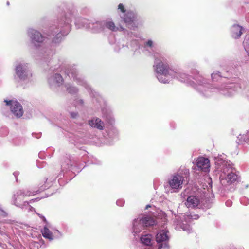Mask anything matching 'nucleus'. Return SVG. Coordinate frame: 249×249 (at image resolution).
<instances>
[{
  "label": "nucleus",
  "mask_w": 249,
  "mask_h": 249,
  "mask_svg": "<svg viewBox=\"0 0 249 249\" xmlns=\"http://www.w3.org/2000/svg\"><path fill=\"white\" fill-rule=\"evenodd\" d=\"M75 18V24L78 28H85L94 33H100L104 31L103 21L93 22L82 18L75 17L74 11H68L59 19L57 25L50 27V35L53 36L52 43L54 45L59 44L69 33L71 29V23Z\"/></svg>",
  "instance_id": "1"
},
{
  "label": "nucleus",
  "mask_w": 249,
  "mask_h": 249,
  "mask_svg": "<svg viewBox=\"0 0 249 249\" xmlns=\"http://www.w3.org/2000/svg\"><path fill=\"white\" fill-rule=\"evenodd\" d=\"M191 72L193 74V79L195 81L191 80V77L190 75L180 70H175L173 78H176L191 86L204 97H210L213 94V93H215L214 89L216 85L214 86L210 85L208 80L200 74L198 71L193 70Z\"/></svg>",
  "instance_id": "2"
},
{
  "label": "nucleus",
  "mask_w": 249,
  "mask_h": 249,
  "mask_svg": "<svg viewBox=\"0 0 249 249\" xmlns=\"http://www.w3.org/2000/svg\"><path fill=\"white\" fill-rule=\"evenodd\" d=\"M155 59L153 67L156 76L159 82L168 83L173 78L175 70L169 66L167 59L161 53L154 54Z\"/></svg>",
  "instance_id": "3"
},
{
  "label": "nucleus",
  "mask_w": 249,
  "mask_h": 249,
  "mask_svg": "<svg viewBox=\"0 0 249 249\" xmlns=\"http://www.w3.org/2000/svg\"><path fill=\"white\" fill-rule=\"evenodd\" d=\"M214 91L227 97L232 96L236 92L241 91L242 94L249 100V83H243L242 85L234 83L216 85Z\"/></svg>",
  "instance_id": "4"
},
{
  "label": "nucleus",
  "mask_w": 249,
  "mask_h": 249,
  "mask_svg": "<svg viewBox=\"0 0 249 249\" xmlns=\"http://www.w3.org/2000/svg\"><path fill=\"white\" fill-rule=\"evenodd\" d=\"M155 220L151 216L146 215H139L133 221L132 233L137 239L139 234L142 233L145 227L154 225Z\"/></svg>",
  "instance_id": "5"
},
{
  "label": "nucleus",
  "mask_w": 249,
  "mask_h": 249,
  "mask_svg": "<svg viewBox=\"0 0 249 249\" xmlns=\"http://www.w3.org/2000/svg\"><path fill=\"white\" fill-rule=\"evenodd\" d=\"M185 204L188 208H197L206 209L211 207L210 199L206 193L200 195H191L188 196Z\"/></svg>",
  "instance_id": "6"
},
{
  "label": "nucleus",
  "mask_w": 249,
  "mask_h": 249,
  "mask_svg": "<svg viewBox=\"0 0 249 249\" xmlns=\"http://www.w3.org/2000/svg\"><path fill=\"white\" fill-rule=\"evenodd\" d=\"M66 74L70 78L73 79L78 84L83 86L88 91L90 96L93 98H95L98 102H101L102 98L98 93L95 91H93L91 88L87 84V82L78 76L77 71L75 66H69L65 71Z\"/></svg>",
  "instance_id": "7"
},
{
  "label": "nucleus",
  "mask_w": 249,
  "mask_h": 249,
  "mask_svg": "<svg viewBox=\"0 0 249 249\" xmlns=\"http://www.w3.org/2000/svg\"><path fill=\"white\" fill-rule=\"evenodd\" d=\"M189 174V169L185 167L180 168L169 180V184L170 187L173 189L178 190L181 189L183 183H188Z\"/></svg>",
  "instance_id": "8"
},
{
  "label": "nucleus",
  "mask_w": 249,
  "mask_h": 249,
  "mask_svg": "<svg viewBox=\"0 0 249 249\" xmlns=\"http://www.w3.org/2000/svg\"><path fill=\"white\" fill-rule=\"evenodd\" d=\"M235 171V170L232 166L223 169L220 176V181L222 186L226 187L237 181L238 176Z\"/></svg>",
  "instance_id": "9"
},
{
  "label": "nucleus",
  "mask_w": 249,
  "mask_h": 249,
  "mask_svg": "<svg viewBox=\"0 0 249 249\" xmlns=\"http://www.w3.org/2000/svg\"><path fill=\"white\" fill-rule=\"evenodd\" d=\"M39 190L36 191H31L30 190H19L16 194H14L12 203L15 206L20 207L22 209H24V207H31L27 201H24L21 204V201L23 199L25 196H31L36 195Z\"/></svg>",
  "instance_id": "10"
},
{
  "label": "nucleus",
  "mask_w": 249,
  "mask_h": 249,
  "mask_svg": "<svg viewBox=\"0 0 249 249\" xmlns=\"http://www.w3.org/2000/svg\"><path fill=\"white\" fill-rule=\"evenodd\" d=\"M15 73L21 81H29L32 76L28 64L23 62L17 63L15 66Z\"/></svg>",
  "instance_id": "11"
},
{
  "label": "nucleus",
  "mask_w": 249,
  "mask_h": 249,
  "mask_svg": "<svg viewBox=\"0 0 249 249\" xmlns=\"http://www.w3.org/2000/svg\"><path fill=\"white\" fill-rule=\"evenodd\" d=\"M169 232L166 229L159 230L156 235V241L158 249H169Z\"/></svg>",
  "instance_id": "12"
},
{
  "label": "nucleus",
  "mask_w": 249,
  "mask_h": 249,
  "mask_svg": "<svg viewBox=\"0 0 249 249\" xmlns=\"http://www.w3.org/2000/svg\"><path fill=\"white\" fill-rule=\"evenodd\" d=\"M137 14L133 11L127 10V12L120 15L121 18L125 23L127 26L131 30H135L137 28V26L134 22L137 19Z\"/></svg>",
  "instance_id": "13"
},
{
  "label": "nucleus",
  "mask_w": 249,
  "mask_h": 249,
  "mask_svg": "<svg viewBox=\"0 0 249 249\" xmlns=\"http://www.w3.org/2000/svg\"><path fill=\"white\" fill-rule=\"evenodd\" d=\"M124 33L127 41V46H130L133 49L137 48L139 46L140 40L141 39V35L132 32H129L126 29Z\"/></svg>",
  "instance_id": "14"
},
{
  "label": "nucleus",
  "mask_w": 249,
  "mask_h": 249,
  "mask_svg": "<svg viewBox=\"0 0 249 249\" xmlns=\"http://www.w3.org/2000/svg\"><path fill=\"white\" fill-rule=\"evenodd\" d=\"M27 35L31 39V42L36 47L40 46L44 40L42 35L37 30L29 28L27 30Z\"/></svg>",
  "instance_id": "15"
},
{
  "label": "nucleus",
  "mask_w": 249,
  "mask_h": 249,
  "mask_svg": "<svg viewBox=\"0 0 249 249\" xmlns=\"http://www.w3.org/2000/svg\"><path fill=\"white\" fill-rule=\"evenodd\" d=\"M7 106H9L12 113L17 118L21 117L23 114V110L21 104L16 100H4Z\"/></svg>",
  "instance_id": "16"
},
{
  "label": "nucleus",
  "mask_w": 249,
  "mask_h": 249,
  "mask_svg": "<svg viewBox=\"0 0 249 249\" xmlns=\"http://www.w3.org/2000/svg\"><path fill=\"white\" fill-rule=\"evenodd\" d=\"M54 53L55 51L53 49L48 47H43L40 50L37 56V59L42 60L45 62H48L51 59V58Z\"/></svg>",
  "instance_id": "17"
},
{
  "label": "nucleus",
  "mask_w": 249,
  "mask_h": 249,
  "mask_svg": "<svg viewBox=\"0 0 249 249\" xmlns=\"http://www.w3.org/2000/svg\"><path fill=\"white\" fill-rule=\"evenodd\" d=\"M196 164L199 170L206 173L210 171V160L208 158L199 157L196 160Z\"/></svg>",
  "instance_id": "18"
},
{
  "label": "nucleus",
  "mask_w": 249,
  "mask_h": 249,
  "mask_svg": "<svg viewBox=\"0 0 249 249\" xmlns=\"http://www.w3.org/2000/svg\"><path fill=\"white\" fill-rule=\"evenodd\" d=\"M48 83L51 88L59 87L63 83V79L59 73H55L51 75L48 78Z\"/></svg>",
  "instance_id": "19"
},
{
  "label": "nucleus",
  "mask_w": 249,
  "mask_h": 249,
  "mask_svg": "<svg viewBox=\"0 0 249 249\" xmlns=\"http://www.w3.org/2000/svg\"><path fill=\"white\" fill-rule=\"evenodd\" d=\"M74 161L71 158V157L66 158L64 159L61 165V172L59 174V176H64L65 172L66 173L68 171H70L71 168Z\"/></svg>",
  "instance_id": "20"
},
{
  "label": "nucleus",
  "mask_w": 249,
  "mask_h": 249,
  "mask_svg": "<svg viewBox=\"0 0 249 249\" xmlns=\"http://www.w3.org/2000/svg\"><path fill=\"white\" fill-rule=\"evenodd\" d=\"M104 31L106 29H108L112 32H116L117 31H124V29L122 26L119 27L116 26L114 22L110 19H107L103 20Z\"/></svg>",
  "instance_id": "21"
},
{
  "label": "nucleus",
  "mask_w": 249,
  "mask_h": 249,
  "mask_svg": "<svg viewBox=\"0 0 249 249\" xmlns=\"http://www.w3.org/2000/svg\"><path fill=\"white\" fill-rule=\"evenodd\" d=\"M154 47V43L151 39H148L145 41L143 44V52L144 53L148 56H152L154 58V54L155 53H159L157 52H152Z\"/></svg>",
  "instance_id": "22"
},
{
  "label": "nucleus",
  "mask_w": 249,
  "mask_h": 249,
  "mask_svg": "<svg viewBox=\"0 0 249 249\" xmlns=\"http://www.w3.org/2000/svg\"><path fill=\"white\" fill-rule=\"evenodd\" d=\"M88 124L90 126L96 128L100 130L104 129L105 125L104 123L100 118L93 117L88 121Z\"/></svg>",
  "instance_id": "23"
},
{
  "label": "nucleus",
  "mask_w": 249,
  "mask_h": 249,
  "mask_svg": "<svg viewBox=\"0 0 249 249\" xmlns=\"http://www.w3.org/2000/svg\"><path fill=\"white\" fill-rule=\"evenodd\" d=\"M215 163L217 165V168L220 169L222 172L223 169H224L226 167H227L228 168L229 166L230 167L232 166L231 163L228 162L227 161H225L219 157L215 158Z\"/></svg>",
  "instance_id": "24"
},
{
  "label": "nucleus",
  "mask_w": 249,
  "mask_h": 249,
  "mask_svg": "<svg viewBox=\"0 0 249 249\" xmlns=\"http://www.w3.org/2000/svg\"><path fill=\"white\" fill-rule=\"evenodd\" d=\"M244 29L239 25L234 24L231 28V36L234 38H238L243 33Z\"/></svg>",
  "instance_id": "25"
},
{
  "label": "nucleus",
  "mask_w": 249,
  "mask_h": 249,
  "mask_svg": "<svg viewBox=\"0 0 249 249\" xmlns=\"http://www.w3.org/2000/svg\"><path fill=\"white\" fill-rule=\"evenodd\" d=\"M49 224L44 226L43 228L41 229V232L42 236L46 239H48L50 241H52L54 239V237L53 235V231H51L48 229Z\"/></svg>",
  "instance_id": "26"
},
{
  "label": "nucleus",
  "mask_w": 249,
  "mask_h": 249,
  "mask_svg": "<svg viewBox=\"0 0 249 249\" xmlns=\"http://www.w3.org/2000/svg\"><path fill=\"white\" fill-rule=\"evenodd\" d=\"M65 87L67 91L71 94H75L78 92V89L77 88L72 86L71 84H66Z\"/></svg>",
  "instance_id": "27"
},
{
  "label": "nucleus",
  "mask_w": 249,
  "mask_h": 249,
  "mask_svg": "<svg viewBox=\"0 0 249 249\" xmlns=\"http://www.w3.org/2000/svg\"><path fill=\"white\" fill-rule=\"evenodd\" d=\"M222 77V76L221 75L220 72L218 71H214L211 74L212 80L213 81H218L220 79H221Z\"/></svg>",
  "instance_id": "28"
},
{
  "label": "nucleus",
  "mask_w": 249,
  "mask_h": 249,
  "mask_svg": "<svg viewBox=\"0 0 249 249\" xmlns=\"http://www.w3.org/2000/svg\"><path fill=\"white\" fill-rule=\"evenodd\" d=\"M117 13L120 16V15H123L127 12L125 6L123 3H120L117 7Z\"/></svg>",
  "instance_id": "29"
},
{
  "label": "nucleus",
  "mask_w": 249,
  "mask_h": 249,
  "mask_svg": "<svg viewBox=\"0 0 249 249\" xmlns=\"http://www.w3.org/2000/svg\"><path fill=\"white\" fill-rule=\"evenodd\" d=\"M243 45L245 50L249 56V35H246L243 41Z\"/></svg>",
  "instance_id": "30"
},
{
  "label": "nucleus",
  "mask_w": 249,
  "mask_h": 249,
  "mask_svg": "<svg viewBox=\"0 0 249 249\" xmlns=\"http://www.w3.org/2000/svg\"><path fill=\"white\" fill-rule=\"evenodd\" d=\"M104 116L106 117L107 121L108 122V123L110 124H113L114 123L115 120L113 116L111 113H109L106 116L105 114H104Z\"/></svg>",
  "instance_id": "31"
},
{
  "label": "nucleus",
  "mask_w": 249,
  "mask_h": 249,
  "mask_svg": "<svg viewBox=\"0 0 249 249\" xmlns=\"http://www.w3.org/2000/svg\"><path fill=\"white\" fill-rule=\"evenodd\" d=\"M53 235L54 237V239L56 238H59L62 237V233L57 230H53Z\"/></svg>",
  "instance_id": "32"
},
{
  "label": "nucleus",
  "mask_w": 249,
  "mask_h": 249,
  "mask_svg": "<svg viewBox=\"0 0 249 249\" xmlns=\"http://www.w3.org/2000/svg\"><path fill=\"white\" fill-rule=\"evenodd\" d=\"M240 202L244 205H247L249 203V200L246 197H243L240 199Z\"/></svg>",
  "instance_id": "33"
},
{
  "label": "nucleus",
  "mask_w": 249,
  "mask_h": 249,
  "mask_svg": "<svg viewBox=\"0 0 249 249\" xmlns=\"http://www.w3.org/2000/svg\"><path fill=\"white\" fill-rule=\"evenodd\" d=\"M124 203V201L123 199H119L116 201V204L119 206H122Z\"/></svg>",
  "instance_id": "34"
},
{
  "label": "nucleus",
  "mask_w": 249,
  "mask_h": 249,
  "mask_svg": "<svg viewBox=\"0 0 249 249\" xmlns=\"http://www.w3.org/2000/svg\"><path fill=\"white\" fill-rule=\"evenodd\" d=\"M206 178L208 180V184L209 185V187L212 188V181L211 178H210L209 177H207Z\"/></svg>",
  "instance_id": "35"
},
{
  "label": "nucleus",
  "mask_w": 249,
  "mask_h": 249,
  "mask_svg": "<svg viewBox=\"0 0 249 249\" xmlns=\"http://www.w3.org/2000/svg\"><path fill=\"white\" fill-rule=\"evenodd\" d=\"M71 116L72 118H76L78 116V113L76 112H71L70 113Z\"/></svg>",
  "instance_id": "36"
},
{
  "label": "nucleus",
  "mask_w": 249,
  "mask_h": 249,
  "mask_svg": "<svg viewBox=\"0 0 249 249\" xmlns=\"http://www.w3.org/2000/svg\"><path fill=\"white\" fill-rule=\"evenodd\" d=\"M181 228L183 229V231H189L190 227L188 225H186L185 226H184V225L181 226Z\"/></svg>",
  "instance_id": "37"
},
{
  "label": "nucleus",
  "mask_w": 249,
  "mask_h": 249,
  "mask_svg": "<svg viewBox=\"0 0 249 249\" xmlns=\"http://www.w3.org/2000/svg\"><path fill=\"white\" fill-rule=\"evenodd\" d=\"M82 105L83 104V101L82 100L79 99L76 101L75 106H77L78 105Z\"/></svg>",
  "instance_id": "38"
},
{
  "label": "nucleus",
  "mask_w": 249,
  "mask_h": 249,
  "mask_svg": "<svg viewBox=\"0 0 249 249\" xmlns=\"http://www.w3.org/2000/svg\"><path fill=\"white\" fill-rule=\"evenodd\" d=\"M226 205L228 207H230L232 205V202L231 200H228L226 202Z\"/></svg>",
  "instance_id": "39"
},
{
  "label": "nucleus",
  "mask_w": 249,
  "mask_h": 249,
  "mask_svg": "<svg viewBox=\"0 0 249 249\" xmlns=\"http://www.w3.org/2000/svg\"><path fill=\"white\" fill-rule=\"evenodd\" d=\"M47 183H46L45 185L44 186H41L40 188V191H42L45 189H46L47 188L49 187V185L46 184Z\"/></svg>",
  "instance_id": "40"
},
{
  "label": "nucleus",
  "mask_w": 249,
  "mask_h": 249,
  "mask_svg": "<svg viewBox=\"0 0 249 249\" xmlns=\"http://www.w3.org/2000/svg\"><path fill=\"white\" fill-rule=\"evenodd\" d=\"M32 135H33V136L35 137L36 138H39L41 137V133H36V134L32 133Z\"/></svg>",
  "instance_id": "41"
},
{
  "label": "nucleus",
  "mask_w": 249,
  "mask_h": 249,
  "mask_svg": "<svg viewBox=\"0 0 249 249\" xmlns=\"http://www.w3.org/2000/svg\"><path fill=\"white\" fill-rule=\"evenodd\" d=\"M18 175H19V173L18 171H16L13 173V175L15 177L16 181H17V177Z\"/></svg>",
  "instance_id": "42"
},
{
  "label": "nucleus",
  "mask_w": 249,
  "mask_h": 249,
  "mask_svg": "<svg viewBox=\"0 0 249 249\" xmlns=\"http://www.w3.org/2000/svg\"><path fill=\"white\" fill-rule=\"evenodd\" d=\"M38 215L39 216V217H41V218L42 219V220H43V221H44L46 224H47V223H48V222H47V220H46V219L45 218V217L44 216H42V215H40V214H38Z\"/></svg>",
  "instance_id": "43"
},
{
  "label": "nucleus",
  "mask_w": 249,
  "mask_h": 249,
  "mask_svg": "<svg viewBox=\"0 0 249 249\" xmlns=\"http://www.w3.org/2000/svg\"><path fill=\"white\" fill-rule=\"evenodd\" d=\"M38 215L39 216V217H41V218L42 219V220H43V221H44L46 224H47V223H48V222H47V220H46V219L45 218V217L44 216H42V215H40V214H38Z\"/></svg>",
  "instance_id": "44"
},
{
  "label": "nucleus",
  "mask_w": 249,
  "mask_h": 249,
  "mask_svg": "<svg viewBox=\"0 0 249 249\" xmlns=\"http://www.w3.org/2000/svg\"><path fill=\"white\" fill-rule=\"evenodd\" d=\"M191 218L194 219H197L199 218V216L198 215H194L193 216H191Z\"/></svg>",
  "instance_id": "45"
},
{
  "label": "nucleus",
  "mask_w": 249,
  "mask_h": 249,
  "mask_svg": "<svg viewBox=\"0 0 249 249\" xmlns=\"http://www.w3.org/2000/svg\"><path fill=\"white\" fill-rule=\"evenodd\" d=\"M40 199L39 198H36V199H32L30 202H34V201H38Z\"/></svg>",
  "instance_id": "46"
},
{
  "label": "nucleus",
  "mask_w": 249,
  "mask_h": 249,
  "mask_svg": "<svg viewBox=\"0 0 249 249\" xmlns=\"http://www.w3.org/2000/svg\"><path fill=\"white\" fill-rule=\"evenodd\" d=\"M151 206L150 205H147L145 207V209H148V208L150 207Z\"/></svg>",
  "instance_id": "47"
},
{
  "label": "nucleus",
  "mask_w": 249,
  "mask_h": 249,
  "mask_svg": "<svg viewBox=\"0 0 249 249\" xmlns=\"http://www.w3.org/2000/svg\"><path fill=\"white\" fill-rule=\"evenodd\" d=\"M7 5H9V1H7Z\"/></svg>",
  "instance_id": "48"
},
{
  "label": "nucleus",
  "mask_w": 249,
  "mask_h": 249,
  "mask_svg": "<svg viewBox=\"0 0 249 249\" xmlns=\"http://www.w3.org/2000/svg\"><path fill=\"white\" fill-rule=\"evenodd\" d=\"M57 69V68H54L53 69V70H56V69Z\"/></svg>",
  "instance_id": "49"
}]
</instances>
